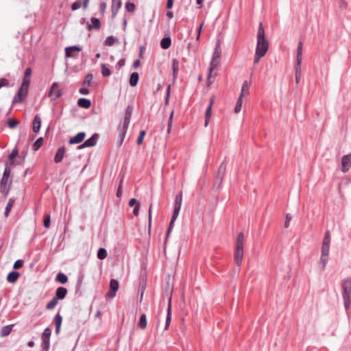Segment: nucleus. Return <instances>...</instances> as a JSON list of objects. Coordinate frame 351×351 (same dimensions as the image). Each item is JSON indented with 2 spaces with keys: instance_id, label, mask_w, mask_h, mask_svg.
<instances>
[{
  "instance_id": "1",
  "label": "nucleus",
  "mask_w": 351,
  "mask_h": 351,
  "mask_svg": "<svg viewBox=\"0 0 351 351\" xmlns=\"http://www.w3.org/2000/svg\"><path fill=\"white\" fill-rule=\"evenodd\" d=\"M269 44L265 39V30L262 23H259L257 32V43L255 51L254 62L257 63L267 53Z\"/></svg>"
},
{
  "instance_id": "2",
  "label": "nucleus",
  "mask_w": 351,
  "mask_h": 351,
  "mask_svg": "<svg viewBox=\"0 0 351 351\" xmlns=\"http://www.w3.org/2000/svg\"><path fill=\"white\" fill-rule=\"evenodd\" d=\"M220 51L218 50L217 47L215 48V50L213 55V58L210 62V67L208 69V75L207 77V85L210 86L212 84L215 80V77L216 75V73H213L214 69H215L219 64V60H220Z\"/></svg>"
},
{
  "instance_id": "3",
  "label": "nucleus",
  "mask_w": 351,
  "mask_h": 351,
  "mask_svg": "<svg viewBox=\"0 0 351 351\" xmlns=\"http://www.w3.org/2000/svg\"><path fill=\"white\" fill-rule=\"evenodd\" d=\"M132 109L128 106L125 110V117L123 123H121L118 126L119 132V145H121L123 141L125 135L128 130L130 120L132 116Z\"/></svg>"
},
{
  "instance_id": "4",
  "label": "nucleus",
  "mask_w": 351,
  "mask_h": 351,
  "mask_svg": "<svg viewBox=\"0 0 351 351\" xmlns=\"http://www.w3.org/2000/svg\"><path fill=\"white\" fill-rule=\"evenodd\" d=\"M341 288H342V296L343 299L344 307L347 311L350 307L351 300H350V295H351V278H347L342 281L341 282Z\"/></svg>"
},
{
  "instance_id": "5",
  "label": "nucleus",
  "mask_w": 351,
  "mask_h": 351,
  "mask_svg": "<svg viewBox=\"0 0 351 351\" xmlns=\"http://www.w3.org/2000/svg\"><path fill=\"white\" fill-rule=\"evenodd\" d=\"M28 86L21 84L17 95L13 99V103H21L23 101L28 92Z\"/></svg>"
},
{
  "instance_id": "6",
  "label": "nucleus",
  "mask_w": 351,
  "mask_h": 351,
  "mask_svg": "<svg viewBox=\"0 0 351 351\" xmlns=\"http://www.w3.org/2000/svg\"><path fill=\"white\" fill-rule=\"evenodd\" d=\"M330 245V234L328 231H327L325 234L322 246V254L324 256H328L329 250Z\"/></svg>"
},
{
  "instance_id": "7",
  "label": "nucleus",
  "mask_w": 351,
  "mask_h": 351,
  "mask_svg": "<svg viewBox=\"0 0 351 351\" xmlns=\"http://www.w3.org/2000/svg\"><path fill=\"white\" fill-rule=\"evenodd\" d=\"M51 332V330L47 328H45L42 335V347L45 350H47L49 348V339Z\"/></svg>"
},
{
  "instance_id": "8",
  "label": "nucleus",
  "mask_w": 351,
  "mask_h": 351,
  "mask_svg": "<svg viewBox=\"0 0 351 351\" xmlns=\"http://www.w3.org/2000/svg\"><path fill=\"white\" fill-rule=\"evenodd\" d=\"M62 95V90L59 88V85L58 83L54 82L50 88L49 93V97L51 98V99L54 100L58 99Z\"/></svg>"
},
{
  "instance_id": "9",
  "label": "nucleus",
  "mask_w": 351,
  "mask_h": 351,
  "mask_svg": "<svg viewBox=\"0 0 351 351\" xmlns=\"http://www.w3.org/2000/svg\"><path fill=\"white\" fill-rule=\"evenodd\" d=\"M341 171L346 173L350 169L351 165V154H346L341 158Z\"/></svg>"
},
{
  "instance_id": "10",
  "label": "nucleus",
  "mask_w": 351,
  "mask_h": 351,
  "mask_svg": "<svg viewBox=\"0 0 351 351\" xmlns=\"http://www.w3.org/2000/svg\"><path fill=\"white\" fill-rule=\"evenodd\" d=\"M119 284L117 280L112 279L110 282V291L106 294V298H112L115 296L117 291L119 289Z\"/></svg>"
},
{
  "instance_id": "11",
  "label": "nucleus",
  "mask_w": 351,
  "mask_h": 351,
  "mask_svg": "<svg viewBox=\"0 0 351 351\" xmlns=\"http://www.w3.org/2000/svg\"><path fill=\"white\" fill-rule=\"evenodd\" d=\"M0 187L2 193L4 194L5 197H7L9 191H10V182L9 178H6V176H3L0 183Z\"/></svg>"
},
{
  "instance_id": "12",
  "label": "nucleus",
  "mask_w": 351,
  "mask_h": 351,
  "mask_svg": "<svg viewBox=\"0 0 351 351\" xmlns=\"http://www.w3.org/2000/svg\"><path fill=\"white\" fill-rule=\"evenodd\" d=\"M241 238V233H239L237 237V243L235 254H234L235 261L239 266L241 263V256H240Z\"/></svg>"
},
{
  "instance_id": "13",
  "label": "nucleus",
  "mask_w": 351,
  "mask_h": 351,
  "mask_svg": "<svg viewBox=\"0 0 351 351\" xmlns=\"http://www.w3.org/2000/svg\"><path fill=\"white\" fill-rule=\"evenodd\" d=\"M98 139V135L97 134H94L90 138L87 139L83 144H82L79 149H82L84 147H93L95 145Z\"/></svg>"
},
{
  "instance_id": "14",
  "label": "nucleus",
  "mask_w": 351,
  "mask_h": 351,
  "mask_svg": "<svg viewBox=\"0 0 351 351\" xmlns=\"http://www.w3.org/2000/svg\"><path fill=\"white\" fill-rule=\"evenodd\" d=\"M180 208L181 206H177V205H174V209H173V215H172V217H171V220L170 221V223H169V227L168 228V230H167V236L169 234L173 226V223L175 222V221L176 220L178 216V214H179V212H180Z\"/></svg>"
},
{
  "instance_id": "15",
  "label": "nucleus",
  "mask_w": 351,
  "mask_h": 351,
  "mask_svg": "<svg viewBox=\"0 0 351 351\" xmlns=\"http://www.w3.org/2000/svg\"><path fill=\"white\" fill-rule=\"evenodd\" d=\"M180 208L181 206H177V205H174V209H173V215H172V217H171V220L170 221V223H169V227L168 228V230H167V236L169 234L173 226V223L175 222V221L176 220L178 216V214H179V212H180Z\"/></svg>"
},
{
  "instance_id": "16",
  "label": "nucleus",
  "mask_w": 351,
  "mask_h": 351,
  "mask_svg": "<svg viewBox=\"0 0 351 351\" xmlns=\"http://www.w3.org/2000/svg\"><path fill=\"white\" fill-rule=\"evenodd\" d=\"M226 171V160L223 161L221 165L219 167L217 176V180L219 181V182H221L223 180V178L224 177L225 173Z\"/></svg>"
},
{
  "instance_id": "17",
  "label": "nucleus",
  "mask_w": 351,
  "mask_h": 351,
  "mask_svg": "<svg viewBox=\"0 0 351 351\" xmlns=\"http://www.w3.org/2000/svg\"><path fill=\"white\" fill-rule=\"evenodd\" d=\"M86 136V133L84 132H79L77 135L72 137L69 140L70 144H77L84 141Z\"/></svg>"
},
{
  "instance_id": "18",
  "label": "nucleus",
  "mask_w": 351,
  "mask_h": 351,
  "mask_svg": "<svg viewBox=\"0 0 351 351\" xmlns=\"http://www.w3.org/2000/svg\"><path fill=\"white\" fill-rule=\"evenodd\" d=\"M82 50L81 47L77 46H71L65 48V56L66 58L76 57L73 52H79Z\"/></svg>"
},
{
  "instance_id": "19",
  "label": "nucleus",
  "mask_w": 351,
  "mask_h": 351,
  "mask_svg": "<svg viewBox=\"0 0 351 351\" xmlns=\"http://www.w3.org/2000/svg\"><path fill=\"white\" fill-rule=\"evenodd\" d=\"M121 7V0H112V17L114 18Z\"/></svg>"
},
{
  "instance_id": "20",
  "label": "nucleus",
  "mask_w": 351,
  "mask_h": 351,
  "mask_svg": "<svg viewBox=\"0 0 351 351\" xmlns=\"http://www.w3.org/2000/svg\"><path fill=\"white\" fill-rule=\"evenodd\" d=\"M66 294L67 289L64 287H60L56 289L54 298H57V300H62L66 297Z\"/></svg>"
},
{
  "instance_id": "21",
  "label": "nucleus",
  "mask_w": 351,
  "mask_h": 351,
  "mask_svg": "<svg viewBox=\"0 0 351 351\" xmlns=\"http://www.w3.org/2000/svg\"><path fill=\"white\" fill-rule=\"evenodd\" d=\"M41 126V119L38 115L34 117L33 121V131L35 133H38L40 131Z\"/></svg>"
},
{
  "instance_id": "22",
  "label": "nucleus",
  "mask_w": 351,
  "mask_h": 351,
  "mask_svg": "<svg viewBox=\"0 0 351 351\" xmlns=\"http://www.w3.org/2000/svg\"><path fill=\"white\" fill-rule=\"evenodd\" d=\"M64 152H65V149L64 147H60L58 149L56 154L55 156V158H54L55 162L59 163L62 160V159L64 158Z\"/></svg>"
},
{
  "instance_id": "23",
  "label": "nucleus",
  "mask_w": 351,
  "mask_h": 351,
  "mask_svg": "<svg viewBox=\"0 0 351 351\" xmlns=\"http://www.w3.org/2000/svg\"><path fill=\"white\" fill-rule=\"evenodd\" d=\"M31 75H32V69L30 68L26 69L25 71V75L23 77L22 84L29 86V83H30Z\"/></svg>"
},
{
  "instance_id": "24",
  "label": "nucleus",
  "mask_w": 351,
  "mask_h": 351,
  "mask_svg": "<svg viewBox=\"0 0 351 351\" xmlns=\"http://www.w3.org/2000/svg\"><path fill=\"white\" fill-rule=\"evenodd\" d=\"M77 105L84 108H89L91 106V102L89 99L85 98H80L77 101Z\"/></svg>"
},
{
  "instance_id": "25",
  "label": "nucleus",
  "mask_w": 351,
  "mask_h": 351,
  "mask_svg": "<svg viewBox=\"0 0 351 351\" xmlns=\"http://www.w3.org/2000/svg\"><path fill=\"white\" fill-rule=\"evenodd\" d=\"M19 273L17 271H12L8 274L7 280L10 283H14L19 278Z\"/></svg>"
},
{
  "instance_id": "26",
  "label": "nucleus",
  "mask_w": 351,
  "mask_h": 351,
  "mask_svg": "<svg viewBox=\"0 0 351 351\" xmlns=\"http://www.w3.org/2000/svg\"><path fill=\"white\" fill-rule=\"evenodd\" d=\"M138 326L139 328H141L142 330H145L147 327V318L146 315L145 313H143L139 319Z\"/></svg>"
},
{
  "instance_id": "27",
  "label": "nucleus",
  "mask_w": 351,
  "mask_h": 351,
  "mask_svg": "<svg viewBox=\"0 0 351 351\" xmlns=\"http://www.w3.org/2000/svg\"><path fill=\"white\" fill-rule=\"evenodd\" d=\"M302 56V43L299 42L297 48L296 63L301 64Z\"/></svg>"
},
{
  "instance_id": "28",
  "label": "nucleus",
  "mask_w": 351,
  "mask_h": 351,
  "mask_svg": "<svg viewBox=\"0 0 351 351\" xmlns=\"http://www.w3.org/2000/svg\"><path fill=\"white\" fill-rule=\"evenodd\" d=\"M171 299H170L169 302L168 309H167V314L165 330L168 329V328L170 325V323H171Z\"/></svg>"
},
{
  "instance_id": "29",
  "label": "nucleus",
  "mask_w": 351,
  "mask_h": 351,
  "mask_svg": "<svg viewBox=\"0 0 351 351\" xmlns=\"http://www.w3.org/2000/svg\"><path fill=\"white\" fill-rule=\"evenodd\" d=\"M138 73L136 72L132 73L130 78V84L131 86H135L138 81Z\"/></svg>"
},
{
  "instance_id": "30",
  "label": "nucleus",
  "mask_w": 351,
  "mask_h": 351,
  "mask_svg": "<svg viewBox=\"0 0 351 351\" xmlns=\"http://www.w3.org/2000/svg\"><path fill=\"white\" fill-rule=\"evenodd\" d=\"M62 316L58 313L55 317V322H56V332L59 333L60 330V327L62 324Z\"/></svg>"
},
{
  "instance_id": "31",
  "label": "nucleus",
  "mask_w": 351,
  "mask_h": 351,
  "mask_svg": "<svg viewBox=\"0 0 351 351\" xmlns=\"http://www.w3.org/2000/svg\"><path fill=\"white\" fill-rule=\"evenodd\" d=\"M12 326H13V325H8V326H3L1 330L0 335L1 337L8 336L11 332V331L12 330Z\"/></svg>"
},
{
  "instance_id": "32",
  "label": "nucleus",
  "mask_w": 351,
  "mask_h": 351,
  "mask_svg": "<svg viewBox=\"0 0 351 351\" xmlns=\"http://www.w3.org/2000/svg\"><path fill=\"white\" fill-rule=\"evenodd\" d=\"M56 280L61 284H66L68 281V278L64 274L60 272L57 274Z\"/></svg>"
},
{
  "instance_id": "33",
  "label": "nucleus",
  "mask_w": 351,
  "mask_h": 351,
  "mask_svg": "<svg viewBox=\"0 0 351 351\" xmlns=\"http://www.w3.org/2000/svg\"><path fill=\"white\" fill-rule=\"evenodd\" d=\"M171 40L169 37L163 38L160 42V46L162 49H167L171 46Z\"/></svg>"
},
{
  "instance_id": "34",
  "label": "nucleus",
  "mask_w": 351,
  "mask_h": 351,
  "mask_svg": "<svg viewBox=\"0 0 351 351\" xmlns=\"http://www.w3.org/2000/svg\"><path fill=\"white\" fill-rule=\"evenodd\" d=\"M211 114H212V107L208 106L206 111V114H205V124L204 125L206 127L209 123V121H210V119L211 117Z\"/></svg>"
},
{
  "instance_id": "35",
  "label": "nucleus",
  "mask_w": 351,
  "mask_h": 351,
  "mask_svg": "<svg viewBox=\"0 0 351 351\" xmlns=\"http://www.w3.org/2000/svg\"><path fill=\"white\" fill-rule=\"evenodd\" d=\"M14 199H10L6 206L5 208V215L7 217L8 216L10 212L11 211V209L14 205Z\"/></svg>"
},
{
  "instance_id": "36",
  "label": "nucleus",
  "mask_w": 351,
  "mask_h": 351,
  "mask_svg": "<svg viewBox=\"0 0 351 351\" xmlns=\"http://www.w3.org/2000/svg\"><path fill=\"white\" fill-rule=\"evenodd\" d=\"M300 65H301V64L296 63V64L295 66V81H296L297 84L299 83L300 75H301Z\"/></svg>"
},
{
  "instance_id": "37",
  "label": "nucleus",
  "mask_w": 351,
  "mask_h": 351,
  "mask_svg": "<svg viewBox=\"0 0 351 351\" xmlns=\"http://www.w3.org/2000/svg\"><path fill=\"white\" fill-rule=\"evenodd\" d=\"M107 256V251L104 248H99L97 252V258L100 260L106 258Z\"/></svg>"
},
{
  "instance_id": "38",
  "label": "nucleus",
  "mask_w": 351,
  "mask_h": 351,
  "mask_svg": "<svg viewBox=\"0 0 351 351\" xmlns=\"http://www.w3.org/2000/svg\"><path fill=\"white\" fill-rule=\"evenodd\" d=\"M43 137H40L38 138L36 141L35 143H34L33 145V149L34 151H37L38 149H40V147L42 146L43 145Z\"/></svg>"
},
{
  "instance_id": "39",
  "label": "nucleus",
  "mask_w": 351,
  "mask_h": 351,
  "mask_svg": "<svg viewBox=\"0 0 351 351\" xmlns=\"http://www.w3.org/2000/svg\"><path fill=\"white\" fill-rule=\"evenodd\" d=\"M101 73H102L103 76L108 77L111 75L110 70L104 64H101Z\"/></svg>"
},
{
  "instance_id": "40",
  "label": "nucleus",
  "mask_w": 351,
  "mask_h": 351,
  "mask_svg": "<svg viewBox=\"0 0 351 351\" xmlns=\"http://www.w3.org/2000/svg\"><path fill=\"white\" fill-rule=\"evenodd\" d=\"M58 304V300L57 298H53L50 302H49L47 305L46 308L49 310L53 309Z\"/></svg>"
},
{
  "instance_id": "41",
  "label": "nucleus",
  "mask_w": 351,
  "mask_h": 351,
  "mask_svg": "<svg viewBox=\"0 0 351 351\" xmlns=\"http://www.w3.org/2000/svg\"><path fill=\"white\" fill-rule=\"evenodd\" d=\"M241 93L239 96V98H238L237 102L236 104V106L234 107V111L235 113L237 114L241 111Z\"/></svg>"
},
{
  "instance_id": "42",
  "label": "nucleus",
  "mask_w": 351,
  "mask_h": 351,
  "mask_svg": "<svg viewBox=\"0 0 351 351\" xmlns=\"http://www.w3.org/2000/svg\"><path fill=\"white\" fill-rule=\"evenodd\" d=\"M125 9L129 12H134L136 9V6L133 3L127 2L125 3Z\"/></svg>"
},
{
  "instance_id": "43",
  "label": "nucleus",
  "mask_w": 351,
  "mask_h": 351,
  "mask_svg": "<svg viewBox=\"0 0 351 351\" xmlns=\"http://www.w3.org/2000/svg\"><path fill=\"white\" fill-rule=\"evenodd\" d=\"M116 42V39L110 36H108L106 40H105V45L106 46H112Z\"/></svg>"
},
{
  "instance_id": "44",
  "label": "nucleus",
  "mask_w": 351,
  "mask_h": 351,
  "mask_svg": "<svg viewBox=\"0 0 351 351\" xmlns=\"http://www.w3.org/2000/svg\"><path fill=\"white\" fill-rule=\"evenodd\" d=\"M93 75L92 74H88L84 79V81L83 82V85L85 86H88L90 85L91 81L93 80Z\"/></svg>"
},
{
  "instance_id": "45",
  "label": "nucleus",
  "mask_w": 351,
  "mask_h": 351,
  "mask_svg": "<svg viewBox=\"0 0 351 351\" xmlns=\"http://www.w3.org/2000/svg\"><path fill=\"white\" fill-rule=\"evenodd\" d=\"M91 23H92V26L95 29H99L100 27V21L97 18H94V17L92 18L91 19Z\"/></svg>"
},
{
  "instance_id": "46",
  "label": "nucleus",
  "mask_w": 351,
  "mask_h": 351,
  "mask_svg": "<svg viewBox=\"0 0 351 351\" xmlns=\"http://www.w3.org/2000/svg\"><path fill=\"white\" fill-rule=\"evenodd\" d=\"M173 111H172L170 114L169 120H168V126H167V133L171 132V129L172 126V122H173Z\"/></svg>"
},
{
  "instance_id": "47",
  "label": "nucleus",
  "mask_w": 351,
  "mask_h": 351,
  "mask_svg": "<svg viewBox=\"0 0 351 351\" xmlns=\"http://www.w3.org/2000/svg\"><path fill=\"white\" fill-rule=\"evenodd\" d=\"M182 200V192H180V194L176 195V197L174 205L181 206Z\"/></svg>"
},
{
  "instance_id": "48",
  "label": "nucleus",
  "mask_w": 351,
  "mask_h": 351,
  "mask_svg": "<svg viewBox=\"0 0 351 351\" xmlns=\"http://www.w3.org/2000/svg\"><path fill=\"white\" fill-rule=\"evenodd\" d=\"M145 135V132L144 130H142L140 132L139 136H138V137L137 138L136 143H137L138 145H141L143 143Z\"/></svg>"
},
{
  "instance_id": "49",
  "label": "nucleus",
  "mask_w": 351,
  "mask_h": 351,
  "mask_svg": "<svg viewBox=\"0 0 351 351\" xmlns=\"http://www.w3.org/2000/svg\"><path fill=\"white\" fill-rule=\"evenodd\" d=\"M23 266V261L22 260H17L14 263L13 267L15 269H19Z\"/></svg>"
},
{
  "instance_id": "50",
  "label": "nucleus",
  "mask_w": 351,
  "mask_h": 351,
  "mask_svg": "<svg viewBox=\"0 0 351 351\" xmlns=\"http://www.w3.org/2000/svg\"><path fill=\"white\" fill-rule=\"evenodd\" d=\"M172 66L173 74L175 75L178 72L179 68V62L176 59L173 60Z\"/></svg>"
},
{
  "instance_id": "51",
  "label": "nucleus",
  "mask_w": 351,
  "mask_h": 351,
  "mask_svg": "<svg viewBox=\"0 0 351 351\" xmlns=\"http://www.w3.org/2000/svg\"><path fill=\"white\" fill-rule=\"evenodd\" d=\"M50 215H45V219H44V226L45 228H49V226H50Z\"/></svg>"
},
{
  "instance_id": "52",
  "label": "nucleus",
  "mask_w": 351,
  "mask_h": 351,
  "mask_svg": "<svg viewBox=\"0 0 351 351\" xmlns=\"http://www.w3.org/2000/svg\"><path fill=\"white\" fill-rule=\"evenodd\" d=\"M17 124L18 121L12 119H9L8 121V125L10 128H14Z\"/></svg>"
},
{
  "instance_id": "53",
  "label": "nucleus",
  "mask_w": 351,
  "mask_h": 351,
  "mask_svg": "<svg viewBox=\"0 0 351 351\" xmlns=\"http://www.w3.org/2000/svg\"><path fill=\"white\" fill-rule=\"evenodd\" d=\"M81 5H82L81 2L80 1H75L72 4L71 8L73 10H76L79 9L81 7Z\"/></svg>"
},
{
  "instance_id": "54",
  "label": "nucleus",
  "mask_w": 351,
  "mask_h": 351,
  "mask_svg": "<svg viewBox=\"0 0 351 351\" xmlns=\"http://www.w3.org/2000/svg\"><path fill=\"white\" fill-rule=\"evenodd\" d=\"M291 219H292V217H291V215L289 213L286 215V221H285V227L286 228H287L289 227V222L291 220Z\"/></svg>"
},
{
  "instance_id": "55",
  "label": "nucleus",
  "mask_w": 351,
  "mask_h": 351,
  "mask_svg": "<svg viewBox=\"0 0 351 351\" xmlns=\"http://www.w3.org/2000/svg\"><path fill=\"white\" fill-rule=\"evenodd\" d=\"M9 82L8 80L5 78L0 79V87L7 86H8Z\"/></svg>"
},
{
  "instance_id": "56",
  "label": "nucleus",
  "mask_w": 351,
  "mask_h": 351,
  "mask_svg": "<svg viewBox=\"0 0 351 351\" xmlns=\"http://www.w3.org/2000/svg\"><path fill=\"white\" fill-rule=\"evenodd\" d=\"M140 204L137 203L133 210V214L135 216H138L139 213Z\"/></svg>"
},
{
  "instance_id": "57",
  "label": "nucleus",
  "mask_w": 351,
  "mask_h": 351,
  "mask_svg": "<svg viewBox=\"0 0 351 351\" xmlns=\"http://www.w3.org/2000/svg\"><path fill=\"white\" fill-rule=\"evenodd\" d=\"M106 7H107V5H106V3L102 2V3H100V5H99V10H100V12H101V14H103V13H104V12H105L106 9Z\"/></svg>"
},
{
  "instance_id": "58",
  "label": "nucleus",
  "mask_w": 351,
  "mask_h": 351,
  "mask_svg": "<svg viewBox=\"0 0 351 351\" xmlns=\"http://www.w3.org/2000/svg\"><path fill=\"white\" fill-rule=\"evenodd\" d=\"M152 204L149 205V228L150 229L151 223H152Z\"/></svg>"
},
{
  "instance_id": "59",
  "label": "nucleus",
  "mask_w": 351,
  "mask_h": 351,
  "mask_svg": "<svg viewBox=\"0 0 351 351\" xmlns=\"http://www.w3.org/2000/svg\"><path fill=\"white\" fill-rule=\"evenodd\" d=\"M18 155V150L17 149H13L12 153L9 156V158L10 160H12L14 158H15Z\"/></svg>"
},
{
  "instance_id": "60",
  "label": "nucleus",
  "mask_w": 351,
  "mask_h": 351,
  "mask_svg": "<svg viewBox=\"0 0 351 351\" xmlns=\"http://www.w3.org/2000/svg\"><path fill=\"white\" fill-rule=\"evenodd\" d=\"M328 260V256H324L323 254L321 255V262L323 265V267H325Z\"/></svg>"
},
{
  "instance_id": "61",
  "label": "nucleus",
  "mask_w": 351,
  "mask_h": 351,
  "mask_svg": "<svg viewBox=\"0 0 351 351\" xmlns=\"http://www.w3.org/2000/svg\"><path fill=\"white\" fill-rule=\"evenodd\" d=\"M79 92L82 95H88L89 93L88 89L86 87L80 88Z\"/></svg>"
},
{
  "instance_id": "62",
  "label": "nucleus",
  "mask_w": 351,
  "mask_h": 351,
  "mask_svg": "<svg viewBox=\"0 0 351 351\" xmlns=\"http://www.w3.org/2000/svg\"><path fill=\"white\" fill-rule=\"evenodd\" d=\"M137 201L135 198H132L130 199L129 202H128V205L130 206V207H132L134 206V205L136 206V204H137Z\"/></svg>"
},
{
  "instance_id": "63",
  "label": "nucleus",
  "mask_w": 351,
  "mask_h": 351,
  "mask_svg": "<svg viewBox=\"0 0 351 351\" xmlns=\"http://www.w3.org/2000/svg\"><path fill=\"white\" fill-rule=\"evenodd\" d=\"M122 182H123V180H121L120 182L119 186L118 187L117 192V197H121V193H122V192H121V184H122Z\"/></svg>"
},
{
  "instance_id": "64",
  "label": "nucleus",
  "mask_w": 351,
  "mask_h": 351,
  "mask_svg": "<svg viewBox=\"0 0 351 351\" xmlns=\"http://www.w3.org/2000/svg\"><path fill=\"white\" fill-rule=\"evenodd\" d=\"M249 88H245L244 85H243V97L249 94Z\"/></svg>"
}]
</instances>
